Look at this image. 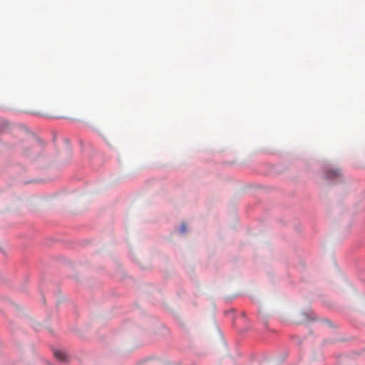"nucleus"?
Masks as SVG:
<instances>
[{
  "label": "nucleus",
  "mask_w": 365,
  "mask_h": 365,
  "mask_svg": "<svg viewBox=\"0 0 365 365\" xmlns=\"http://www.w3.org/2000/svg\"><path fill=\"white\" fill-rule=\"evenodd\" d=\"M340 175V172L337 170H328L327 173V178L329 179L339 178Z\"/></svg>",
  "instance_id": "nucleus-1"
},
{
  "label": "nucleus",
  "mask_w": 365,
  "mask_h": 365,
  "mask_svg": "<svg viewBox=\"0 0 365 365\" xmlns=\"http://www.w3.org/2000/svg\"><path fill=\"white\" fill-rule=\"evenodd\" d=\"M54 356L59 359L60 361H65L66 359V354L60 350H56L54 351Z\"/></svg>",
  "instance_id": "nucleus-2"
},
{
  "label": "nucleus",
  "mask_w": 365,
  "mask_h": 365,
  "mask_svg": "<svg viewBox=\"0 0 365 365\" xmlns=\"http://www.w3.org/2000/svg\"><path fill=\"white\" fill-rule=\"evenodd\" d=\"M180 231L182 232H185L186 231V226H185V225H182L180 226Z\"/></svg>",
  "instance_id": "nucleus-3"
}]
</instances>
